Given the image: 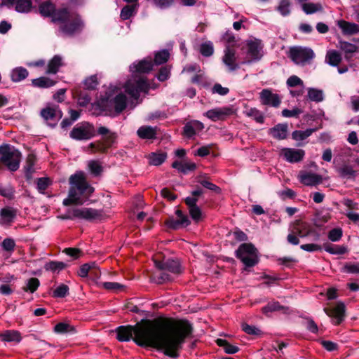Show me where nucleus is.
I'll return each mask as SVG.
<instances>
[{"mask_svg":"<svg viewBox=\"0 0 359 359\" xmlns=\"http://www.w3.org/2000/svg\"><path fill=\"white\" fill-rule=\"evenodd\" d=\"M302 8L306 14L309 15L321 11L323 10V6L320 3H303Z\"/></svg>","mask_w":359,"mask_h":359,"instance_id":"7c9ffc66","label":"nucleus"},{"mask_svg":"<svg viewBox=\"0 0 359 359\" xmlns=\"http://www.w3.org/2000/svg\"><path fill=\"white\" fill-rule=\"evenodd\" d=\"M21 153L13 147L8 144L0 146V162L5 165L11 171L19 168Z\"/></svg>","mask_w":359,"mask_h":359,"instance_id":"0eeeda50","label":"nucleus"},{"mask_svg":"<svg viewBox=\"0 0 359 359\" xmlns=\"http://www.w3.org/2000/svg\"><path fill=\"white\" fill-rule=\"evenodd\" d=\"M172 168L177 169L178 171L186 173L189 171H193L196 168V165L191 161H176L172 163Z\"/></svg>","mask_w":359,"mask_h":359,"instance_id":"a878e982","label":"nucleus"},{"mask_svg":"<svg viewBox=\"0 0 359 359\" xmlns=\"http://www.w3.org/2000/svg\"><path fill=\"white\" fill-rule=\"evenodd\" d=\"M83 85L86 88L89 90L95 89L98 85V76L97 75H93L86 78L83 81Z\"/></svg>","mask_w":359,"mask_h":359,"instance_id":"c03bdc74","label":"nucleus"},{"mask_svg":"<svg viewBox=\"0 0 359 359\" xmlns=\"http://www.w3.org/2000/svg\"><path fill=\"white\" fill-rule=\"evenodd\" d=\"M66 266L67 264L62 262H50L45 264L44 268L46 271L60 272Z\"/></svg>","mask_w":359,"mask_h":359,"instance_id":"58836bf2","label":"nucleus"},{"mask_svg":"<svg viewBox=\"0 0 359 359\" xmlns=\"http://www.w3.org/2000/svg\"><path fill=\"white\" fill-rule=\"evenodd\" d=\"M6 6H14L18 13H28L32 8V0H11V4Z\"/></svg>","mask_w":359,"mask_h":359,"instance_id":"5701e85b","label":"nucleus"},{"mask_svg":"<svg viewBox=\"0 0 359 359\" xmlns=\"http://www.w3.org/2000/svg\"><path fill=\"white\" fill-rule=\"evenodd\" d=\"M236 257L246 267H252L259 262L257 248L251 243H243L236 250Z\"/></svg>","mask_w":359,"mask_h":359,"instance_id":"6e6552de","label":"nucleus"},{"mask_svg":"<svg viewBox=\"0 0 359 359\" xmlns=\"http://www.w3.org/2000/svg\"><path fill=\"white\" fill-rule=\"evenodd\" d=\"M270 133L274 138L283 140L287 137V126L286 124H278L270 130Z\"/></svg>","mask_w":359,"mask_h":359,"instance_id":"bb28decb","label":"nucleus"},{"mask_svg":"<svg viewBox=\"0 0 359 359\" xmlns=\"http://www.w3.org/2000/svg\"><path fill=\"white\" fill-rule=\"evenodd\" d=\"M95 130L93 125L84 122L76 125L70 132V137L76 140H89L95 135Z\"/></svg>","mask_w":359,"mask_h":359,"instance_id":"9b49d317","label":"nucleus"},{"mask_svg":"<svg viewBox=\"0 0 359 359\" xmlns=\"http://www.w3.org/2000/svg\"><path fill=\"white\" fill-rule=\"evenodd\" d=\"M311 231L309 225L304 222L298 223L294 229V233H297L299 236L302 238L309 236Z\"/></svg>","mask_w":359,"mask_h":359,"instance_id":"f704fd0d","label":"nucleus"},{"mask_svg":"<svg viewBox=\"0 0 359 359\" xmlns=\"http://www.w3.org/2000/svg\"><path fill=\"white\" fill-rule=\"evenodd\" d=\"M137 135L142 139H153L156 137V130L150 126H142L138 129Z\"/></svg>","mask_w":359,"mask_h":359,"instance_id":"2f4dec72","label":"nucleus"},{"mask_svg":"<svg viewBox=\"0 0 359 359\" xmlns=\"http://www.w3.org/2000/svg\"><path fill=\"white\" fill-rule=\"evenodd\" d=\"M2 248L6 251H13L15 248V241L12 238H6L1 243Z\"/></svg>","mask_w":359,"mask_h":359,"instance_id":"69168bd1","label":"nucleus"},{"mask_svg":"<svg viewBox=\"0 0 359 359\" xmlns=\"http://www.w3.org/2000/svg\"><path fill=\"white\" fill-rule=\"evenodd\" d=\"M324 250L332 255H344L348 252V249L344 245H332L325 244Z\"/></svg>","mask_w":359,"mask_h":359,"instance_id":"473e14b6","label":"nucleus"},{"mask_svg":"<svg viewBox=\"0 0 359 359\" xmlns=\"http://www.w3.org/2000/svg\"><path fill=\"white\" fill-rule=\"evenodd\" d=\"M39 284V280L37 278H32L28 280L25 290V291H29L30 292L33 293L37 290Z\"/></svg>","mask_w":359,"mask_h":359,"instance_id":"864d4df0","label":"nucleus"},{"mask_svg":"<svg viewBox=\"0 0 359 359\" xmlns=\"http://www.w3.org/2000/svg\"><path fill=\"white\" fill-rule=\"evenodd\" d=\"M71 330H72L71 326L69 324L65 323H60L57 324L54 327V331L56 333H59V334L69 332Z\"/></svg>","mask_w":359,"mask_h":359,"instance_id":"bf43d9fd","label":"nucleus"},{"mask_svg":"<svg viewBox=\"0 0 359 359\" xmlns=\"http://www.w3.org/2000/svg\"><path fill=\"white\" fill-rule=\"evenodd\" d=\"M217 344L220 347L224 348L225 353L228 354H233L238 351L239 348L233 345L230 344L226 340L222 339H218Z\"/></svg>","mask_w":359,"mask_h":359,"instance_id":"4c0bfd02","label":"nucleus"},{"mask_svg":"<svg viewBox=\"0 0 359 359\" xmlns=\"http://www.w3.org/2000/svg\"><path fill=\"white\" fill-rule=\"evenodd\" d=\"M278 11L283 15H287L290 13V2L289 0H281L278 8Z\"/></svg>","mask_w":359,"mask_h":359,"instance_id":"a18cd8bd","label":"nucleus"},{"mask_svg":"<svg viewBox=\"0 0 359 359\" xmlns=\"http://www.w3.org/2000/svg\"><path fill=\"white\" fill-rule=\"evenodd\" d=\"M67 219H79L88 221L102 219V211L90 208H76L68 210Z\"/></svg>","mask_w":359,"mask_h":359,"instance_id":"1a4fd4ad","label":"nucleus"},{"mask_svg":"<svg viewBox=\"0 0 359 359\" xmlns=\"http://www.w3.org/2000/svg\"><path fill=\"white\" fill-rule=\"evenodd\" d=\"M116 332L119 341L133 339L140 346L152 347L167 356L177 358L191 332V327L186 321L166 319L146 321L135 326H120Z\"/></svg>","mask_w":359,"mask_h":359,"instance_id":"f257e3e1","label":"nucleus"},{"mask_svg":"<svg viewBox=\"0 0 359 359\" xmlns=\"http://www.w3.org/2000/svg\"><path fill=\"white\" fill-rule=\"evenodd\" d=\"M40 13L46 17H50L52 21L56 23L60 30L65 34H72L80 30L83 22L79 15L70 12L67 8L55 9L50 1L43 2L39 6Z\"/></svg>","mask_w":359,"mask_h":359,"instance_id":"f03ea898","label":"nucleus"},{"mask_svg":"<svg viewBox=\"0 0 359 359\" xmlns=\"http://www.w3.org/2000/svg\"><path fill=\"white\" fill-rule=\"evenodd\" d=\"M308 98L311 101L320 102L323 100V92L317 88H309L308 89Z\"/></svg>","mask_w":359,"mask_h":359,"instance_id":"e433bc0d","label":"nucleus"},{"mask_svg":"<svg viewBox=\"0 0 359 359\" xmlns=\"http://www.w3.org/2000/svg\"><path fill=\"white\" fill-rule=\"evenodd\" d=\"M351 104L354 111L357 112L359 111V92L358 95L351 97Z\"/></svg>","mask_w":359,"mask_h":359,"instance_id":"774afa93","label":"nucleus"},{"mask_svg":"<svg viewBox=\"0 0 359 359\" xmlns=\"http://www.w3.org/2000/svg\"><path fill=\"white\" fill-rule=\"evenodd\" d=\"M325 313L331 318L332 323L334 325L342 323L345 317V305L339 302L334 306L324 309Z\"/></svg>","mask_w":359,"mask_h":359,"instance_id":"ddd939ff","label":"nucleus"},{"mask_svg":"<svg viewBox=\"0 0 359 359\" xmlns=\"http://www.w3.org/2000/svg\"><path fill=\"white\" fill-rule=\"evenodd\" d=\"M154 263L160 271L158 274L154 276L152 280L158 284L172 280V275H177L181 272V267L177 261L155 259Z\"/></svg>","mask_w":359,"mask_h":359,"instance_id":"39448f33","label":"nucleus"},{"mask_svg":"<svg viewBox=\"0 0 359 359\" xmlns=\"http://www.w3.org/2000/svg\"><path fill=\"white\" fill-rule=\"evenodd\" d=\"M341 61V55L334 50H330L327 52L325 62L331 66L337 67Z\"/></svg>","mask_w":359,"mask_h":359,"instance_id":"cd10ccee","label":"nucleus"},{"mask_svg":"<svg viewBox=\"0 0 359 359\" xmlns=\"http://www.w3.org/2000/svg\"><path fill=\"white\" fill-rule=\"evenodd\" d=\"M287 85L289 87H295L300 86L302 88H304L303 81L297 76L293 75L290 76L287 80Z\"/></svg>","mask_w":359,"mask_h":359,"instance_id":"5fc2aeb1","label":"nucleus"},{"mask_svg":"<svg viewBox=\"0 0 359 359\" xmlns=\"http://www.w3.org/2000/svg\"><path fill=\"white\" fill-rule=\"evenodd\" d=\"M315 129H306L305 130H295L292 133V136L294 140L302 141L309 137Z\"/></svg>","mask_w":359,"mask_h":359,"instance_id":"a19ab883","label":"nucleus"},{"mask_svg":"<svg viewBox=\"0 0 359 359\" xmlns=\"http://www.w3.org/2000/svg\"><path fill=\"white\" fill-rule=\"evenodd\" d=\"M63 65L62 58L60 55H55L49 60L45 73L46 74H55L59 71L60 67Z\"/></svg>","mask_w":359,"mask_h":359,"instance_id":"b1692460","label":"nucleus"},{"mask_svg":"<svg viewBox=\"0 0 359 359\" xmlns=\"http://www.w3.org/2000/svg\"><path fill=\"white\" fill-rule=\"evenodd\" d=\"M243 330L249 334L252 335H259L261 331L256 327L252 325H249L248 324H243L242 325Z\"/></svg>","mask_w":359,"mask_h":359,"instance_id":"e2e57ef3","label":"nucleus"},{"mask_svg":"<svg viewBox=\"0 0 359 359\" xmlns=\"http://www.w3.org/2000/svg\"><path fill=\"white\" fill-rule=\"evenodd\" d=\"M231 113V109L228 107L215 108L205 112V116L212 121L223 120Z\"/></svg>","mask_w":359,"mask_h":359,"instance_id":"6ab92c4d","label":"nucleus"},{"mask_svg":"<svg viewBox=\"0 0 359 359\" xmlns=\"http://www.w3.org/2000/svg\"><path fill=\"white\" fill-rule=\"evenodd\" d=\"M166 225L171 229H177L180 227L186 226V220H184L182 222L177 220V217L175 219L173 217H169L165 222Z\"/></svg>","mask_w":359,"mask_h":359,"instance_id":"79ce46f5","label":"nucleus"},{"mask_svg":"<svg viewBox=\"0 0 359 359\" xmlns=\"http://www.w3.org/2000/svg\"><path fill=\"white\" fill-rule=\"evenodd\" d=\"M34 86L38 88H49L55 84V81L46 76H41L32 80Z\"/></svg>","mask_w":359,"mask_h":359,"instance_id":"c756f323","label":"nucleus"},{"mask_svg":"<svg viewBox=\"0 0 359 359\" xmlns=\"http://www.w3.org/2000/svg\"><path fill=\"white\" fill-rule=\"evenodd\" d=\"M280 154L283 158L290 163L299 162L303 159L305 155L304 150L292 148H283Z\"/></svg>","mask_w":359,"mask_h":359,"instance_id":"dca6fc26","label":"nucleus"},{"mask_svg":"<svg viewBox=\"0 0 359 359\" xmlns=\"http://www.w3.org/2000/svg\"><path fill=\"white\" fill-rule=\"evenodd\" d=\"M283 309V306H281L278 302H273L269 303L266 306H264L262 309V311L267 314L269 312L276 311H279Z\"/></svg>","mask_w":359,"mask_h":359,"instance_id":"6e6d98bb","label":"nucleus"},{"mask_svg":"<svg viewBox=\"0 0 359 359\" xmlns=\"http://www.w3.org/2000/svg\"><path fill=\"white\" fill-rule=\"evenodd\" d=\"M88 166L90 172L95 175H100L102 171V166L98 161H90L88 162Z\"/></svg>","mask_w":359,"mask_h":359,"instance_id":"603ef678","label":"nucleus"},{"mask_svg":"<svg viewBox=\"0 0 359 359\" xmlns=\"http://www.w3.org/2000/svg\"><path fill=\"white\" fill-rule=\"evenodd\" d=\"M69 189L68 196L64 199V205H82L94 192V188L87 182L85 173L77 171L69 178Z\"/></svg>","mask_w":359,"mask_h":359,"instance_id":"7ed1b4c3","label":"nucleus"},{"mask_svg":"<svg viewBox=\"0 0 359 359\" xmlns=\"http://www.w3.org/2000/svg\"><path fill=\"white\" fill-rule=\"evenodd\" d=\"M344 271L349 273H359V262L346 264L344 266Z\"/></svg>","mask_w":359,"mask_h":359,"instance_id":"680f3d73","label":"nucleus"},{"mask_svg":"<svg viewBox=\"0 0 359 359\" xmlns=\"http://www.w3.org/2000/svg\"><path fill=\"white\" fill-rule=\"evenodd\" d=\"M260 102L264 105L278 107L281 102V97L270 89H264L259 93Z\"/></svg>","mask_w":359,"mask_h":359,"instance_id":"2eb2a0df","label":"nucleus"},{"mask_svg":"<svg viewBox=\"0 0 359 359\" xmlns=\"http://www.w3.org/2000/svg\"><path fill=\"white\" fill-rule=\"evenodd\" d=\"M342 235V229L341 228H335L329 231L328 238L332 242H337L341 238Z\"/></svg>","mask_w":359,"mask_h":359,"instance_id":"8fccbe9b","label":"nucleus"},{"mask_svg":"<svg viewBox=\"0 0 359 359\" xmlns=\"http://www.w3.org/2000/svg\"><path fill=\"white\" fill-rule=\"evenodd\" d=\"M166 158V154L163 152L151 153L148 156L149 163L152 165H159Z\"/></svg>","mask_w":359,"mask_h":359,"instance_id":"72a5a7b5","label":"nucleus"},{"mask_svg":"<svg viewBox=\"0 0 359 359\" xmlns=\"http://www.w3.org/2000/svg\"><path fill=\"white\" fill-rule=\"evenodd\" d=\"M229 92V89L228 88L223 87L219 83H215L212 88L213 94H218L219 95H226Z\"/></svg>","mask_w":359,"mask_h":359,"instance_id":"052dcab7","label":"nucleus"},{"mask_svg":"<svg viewBox=\"0 0 359 359\" xmlns=\"http://www.w3.org/2000/svg\"><path fill=\"white\" fill-rule=\"evenodd\" d=\"M100 287L109 291L118 292L124 291L126 286L116 282H104L100 283Z\"/></svg>","mask_w":359,"mask_h":359,"instance_id":"c9c22d12","label":"nucleus"},{"mask_svg":"<svg viewBox=\"0 0 359 359\" xmlns=\"http://www.w3.org/2000/svg\"><path fill=\"white\" fill-rule=\"evenodd\" d=\"M290 58L297 65H305L315 57L313 50L310 48L296 46L289 51Z\"/></svg>","mask_w":359,"mask_h":359,"instance_id":"9d476101","label":"nucleus"},{"mask_svg":"<svg viewBox=\"0 0 359 359\" xmlns=\"http://www.w3.org/2000/svg\"><path fill=\"white\" fill-rule=\"evenodd\" d=\"M28 72L25 68L16 67L11 71V78L14 82H20L26 79L28 76Z\"/></svg>","mask_w":359,"mask_h":359,"instance_id":"c85d7f7f","label":"nucleus"},{"mask_svg":"<svg viewBox=\"0 0 359 359\" xmlns=\"http://www.w3.org/2000/svg\"><path fill=\"white\" fill-rule=\"evenodd\" d=\"M201 53L205 57L210 56L213 54L214 48L213 45L210 41L201 44L200 48Z\"/></svg>","mask_w":359,"mask_h":359,"instance_id":"49530a36","label":"nucleus"},{"mask_svg":"<svg viewBox=\"0 0 359 359\" xmlns=\"http://www.w3.org/2000/svg\"><path fill=\"white\" fill-rule=\"evenodd\" d=\"M339 174L343 177H353L355 175V171L348 165H344L338 170Z\"/></svg>","mask_w":359,"mask_h":359,"instance_id":"de8ad7c7","label":"nucleus"},{"mask_svg":"<svg viewBox=\"0 0 359 359\" xmlns=\"http://www.w3.org/2000/svg\"><path fill=\"white\" fill-rule=\"evenodd\" d=\"M222 60L230 72L236 71L239 68V62H238L236 51L230 47H226L224 49Z\"/></svg>","mask_w":359,"mask_h":359,"instance_id":"4468645a","label":"nucleus"},{"mask_svg":"<svg viewBox=\"0 0 359 359\" xmlns=\"http://www.w3.org/2000/svg\"><path fill=\"white\" fill-rule=\"evenodd\" d=\"M106 100H110L117 113L121 112L126 107V96L117 88L110 87Z\"/></svg>","mask_w":359,"mask_h":359,"instance_id":"f8f14e48","label":"nucleus"},{"mask_svg":"<svg viewBox=\"0 0 359 359\" xmlns=\"http://www.w3.org/2000/svg\"><path fill=\"white\" fill-rule=\"evenodd\" d=\"M204 128L203 124L198 121H191L184 127L183 133L187 137H192Z\"/></svg>","mask_w":359,"mask_h":359,"instance_id":"aec40b11","label":"nucleus"},{"mask_svg":"<svg viewBox=\"0 0 359 359\" xmlns=\"http://www.w3.org/2000/svg\"><path fill=\"white\" fill-rule=\"evenodd\" d=\"M247 115L252 116L258 123H263L264 116L259 110L255 108H251L247 111Z\"/></svg>","mask_w":359,"mask_h":359,"instance_id":"13d9d810","label":"nucleus"},{"mask_svg":"<svg viewBox=\"0 0 359 359\" xmlns=\"http://www.w3.org/2000/svg\"><path fill=\"white\" fill-rule=\"evenodd\" d=\"M189 212L193 219L196 221H198L200 219L201 212L197 205L191 206V208H189Z\"/></svg>","mask_w":359,"mask_h":359,"instance_id":"338daca9","label":"nucleus"},{"mask_svg":"<svg viewBox=\"0 0 359 359\" xmlns=\"http://www.w3.org/2000/svg\"><path fill=\"white\" fill-rule=\"evenodd\" d=\"M337 25L344 35H353L359 33V25L356 23L340 20L337 22Z\"/></svg>","mask_w":359,"mask_h":359,"instance_id":"412c9836","label":"nucleus"},{"mask_svg":"<svg viewBox=\"0 0 359 359\" xmlns=\"http://www.w3.org/2000/svg\"><path fill=\"white\" fill-rule=\"evenodd\" d=\"M0 339L5 342L19 343L22 337L17 330H5L0 333Z\"/></svg>","mask_w":359,"mask_h":359,"instance_id":"393cba45","label":"nucleus"},{"mask_svg":"<svg viewBox=\"0 0 359 359\" xmlns=\"http://www.w3.org/2000/svg\"><path fill=\"white\" fill-rule=\"evenodd\" d=\"M339 47L346 53H353L358 50L355 45L346 41H341Z\"/></svg>","mask_w":359,"mask_h":359,"instance_id":"3c124183","label":"nucleus"},{"mask_svg":"<svg viewBox=\"0 0 359 359\" xmlns=\"http://www.w3.org/2000/svg\"><path fill=\"white\" fill-rule=\"evenodd\" d=\"M153 65L151 61L142 60L137 63H133L130 69L133 77L124 86L125 91L131 98L137 100L141 93H147L149 87L144 76H139L138 74H144L152 69Z\"/></svg>","mask_w":359,"mask_h":359,"instance_id":"20e7f679","label":"nucleus"},{"mask_svg":"<svg viewBox=\"0 0 359 359\" xmlns=\"http://www.w3.org/2000/svg\"><path fill=\"white\" fill-rule=\"evenodd\" d=\"M41 115L46 121L50 122V124L53 122V124L55 125L56 122L62 118V113L58 107H48L41 110Z\"/></svg>","mask_w":359,"mask_h":359,"instance_id":"f3484780","label":"nucleus"},{"mask_svg":"<svg viewBox=\"0 0 359 359\" xmlns=\"http://www.w3.org/2000/svg\"><path fill=\"white\" fill-rule=\"evenodd\" d=\"M16 216V211L10 207L2 208L0 211V224L10 225Z\"/></svg>","mask_w":359,"mask_h":359,"instance_id":"4be33fe9","label":"nucleus"},{"mask_svg":"<svg viewBox=\"0 0 359 359\" xmlns=\"http://www.w3.org/2000/svg\"><path fill=\"white\" fill-rule=\"evenodd\" d=\"M97 268L95 262L87 263L81 266L78 275L82 278L87 277L88 273Z\"/></svg>","mask_w":359,"mask_h":359,"instance_id":"ea45409f","label":"nucleus"},{"mask_svg":"<svg viewBox=\"0 0 359 359\" xmlns=\"http://www.w3.org/2000/svg\"><path fill=\"white\" fill-rule=\"evenodd\" d=\"M299 181L306 186H315L322 182V177L319 175L302 172L299 175Z\"/></svg>","mask_w":359,"mask_h":359,"instance_id":"a211bd4d","label":"nucleus"},{"mask_svg":"<svg viewBox=\"0 0 359 359\" xmlns=\"http://www.w3.org/2000/svg\"><path fill=\"white\" fill-rule=\"evenodd\" d=\"M263 48L264 44L260 39L253 38L245 41L242 46L245 57L241 63L250 64L261 60L264 55Z\"/></svg>","mask_w":359,"mask_h":359,"instance_id":"423d86ee","label":"nucleus"},{"mask_svg":"<svg viewBox=\"0 0 359 359\" xmlns=\"http://www.w3.org/2000/svg\"><path fill=\"white\" fill-rule=\"evenodd\" d=\"M135 8L134 6H126L123 7L121 11V18L123 20L129 19L133 14Z\"/></svg>","mask_w":359,"mask_h":359,"instance_id":"4d7b16f0","label":"nucleus"},{"mask_svg":"<svg viewBox=\"0 0 359 359\" xmlns=\"http://www.w3.org/2000/svg\"><path fill=\"white\" fill-rule=\"evenodd\" d=\"M69 293V287L65 284H61L55 288L53 292V296L55 297H65Z\"/></svg>","mask_w":359,"mask_h":359,"instance_id":"09e8293b","label":"nucleus"},{"mask_svg":"<svg viewBox=\"0 0 359 359\" xmlns=\"http://www.w3.org/2000/svg\"><path fill=\"white\" fill-rule=\"evenodd\" d=\"M170 54L168 50H163L155 55L154 62L156 65H161L168 61Z\"/></svg>","mask_w":359,"mask_h":359,"instance_id":"37998d69","label":"nucleus"},{"mask_svg":"<svg viewBox=\"0 0 359 359\" xmlns=\"http://www.w3.org/2000/svg\"><path fill=\"white\" fill-rule=\"evenodd\" d=\"M301 249L307 252H315L321 250L320 245L314 243L303 244L300 246Z\"/></svg>","mask_w":359,"mask_h":359,"instance_id":"0e129e2a","label":"nucleus"}]
</instances>
